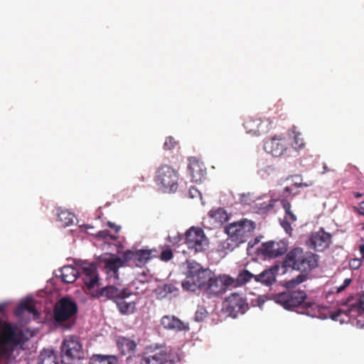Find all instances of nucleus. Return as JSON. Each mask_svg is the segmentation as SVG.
Instances as JSON below:
<instances>
[{
  "mask_svg": "<svg viewBox=\"0 0 364 364\" xmlns=\"http://www.w3.org/2000/svg\"><path fill=\"white\" fill-rule=\"evenodd\" d=\"M108 225L110 228H114L116 232H117L120 229L119 226H117L111 222H109Z\"/></svg>",
  "mask_w": 364,
  "mask_h": 364,
  "instance_id": "48",
  "label": "nucleus"
},
{
  "mask_svg": "<svg viewBox=\"0 0 364 364\" xmlns=\"http://www.w3.org/2000/svg\"><path fill=\"white\" fill-rule=\"evenodd\" d=\"M62 357L68 359H80L82 356V345L78 338L75 336L66 337L61 346Z\"/></svg>",
  "mask_w": 364,
  "mask_h": 364,
  "instance_id": "15",
  "label": "nucleus"
},
{
  "mask_svg": "<svg viewBox=\"0 0 364 364\" xmlns=\"http://www.w3.org/2000/svg\"><path fill=\"white\" fill-rule=\"evenodd\" d=\"M359 251L360 254V258L364 259V245H361L359 247Z\"/></svg>",
  "mask_w": 364,
  "mask_h": 364,
  "instance_id": "49",
  "label": "nucleus"
},
{
  "mask_svg": "<svg viewBox=\"0 0 364 364\" xmlns=\"http://www.w3.org/2000/svg\"><path fill=\"white\" fill-rule=\"evenodd\" d=\"M281 205L285 211V218L291 222H295L296 220V216L291 210L290 203L287 199H282L281 200Z\"/></svg>",
  "mask_w": 364,
  "mask_h": 364,
  "instance_id": "35",
  "label": "nucleus"
},
{
  "mask_svg": "<svg viewBox=\"0 0 364 364\" xmlns=\"http://www.w3.org/2000/svg\"><path fill=\"white\" fill-rule=\"evenodd\" d=\"M90 364H119V361L115 355H94Z\"/></svg>",
  "mask_w": 364,
  "mask_h": 364,
  "instance_id": "30",
  "label": "nucleus"
},
{
  "mask_svg": "<svg viewBox=\"0 0 364 364\" xmlns=\"http://www.w3.org/2000/svg\"><path fill=\"white\" fill-rule=\"evenodd\" d=\"M102 260L105 263V268L107 274H112L116 279H118L119 269L127 263V260H125L124 258V252L122 255V257L111 255L104 256Z\"/></svg>",
  "mask_w": 364,
  "mask_h": 364,
  "instance_id": "19",
  "label": "nucleus"
},
{
  "mask_svg": "<svg viewBox=\"0 0 364 364\" xmlns=\"http://www.w3.org/2000/svg\"><path fill=\"white\" fill-rule=\"evenodd\" d=\"M264 149L268 154L279 157L287 151V144L284 139L274 136L265 141Z\"/></svg>",
  "mask_w": 364,
  "mask_h": 364,
  "instance_id": "18",
  "label": "nucleus"
},
{
  "mask_svg": "<svg viewBox=\"0 0 364 364\" xmlns=\"http://www.w3.org/2000/svg\"><path fill=\"white\" fill-rule=\"evenodd\" d=\"M360 215H364V201L359 205V208H355Z\"/></svg>",
  "mask_w": 364,
  "mask_h": 364,
  "instance_id": "46",
  "label": "nucleus"
},
{
  "mask_svg": "<svg viewBox=\"0 0 364 364\" xmlns=\"http://www.w3.org/2000/svg\"><path fill=\"white\" fill-rule=\"evenodd\" d=\"M287 251V244L282 241L269 240L263 242L257 249L259 255L264 258L274 259L283 255Z\"/></svg>",
  "mask_w": 364,
  "mask_h": 364,
  "instance_id": "13",
  "label": "nucleus"
},
{
  "mask_svg": "<svg viewBox=\"0 0 364 364\" xmlns=\"http://www.w3.org/2000/svg\"><path fill=\"white\" fill-rule=\"evenodd\" d=\"M337 303L343 308L338 309L331 314L330 317L332 320L343 322V319L340 318L342 314L353 318L356 316L364 317V292L360 295L356 301H355L353 296H348L346 299H341Z\"/></svg>",
  "mask_w": 364,
  "mask_h": 364,
  "instance_id": "6",
  "label": "nucleus"
},
{
  "mask_svg": "<svg viewBox=\"0 0 364 364\" xmlns=\"http://www.w3.org/2000/svg\"><path fill=\"white\" fill-rule=\"evenodd\" d=\"M156 252L154 250H138L136 251L126 250L124 252L125 260L127 262L132 261L136 267H144L152 257V253ZM156 257V255H154Z\"/></svg>",
  "mask_w": 364,
  "mask_h": 364,
  "instance_id": "17",
  "label": "nucleus"
},
{
  "mask_svg": "<svg viewBox=\"0 0 364 364\" xmlns=\"http://www.w3.org/2000/svg\"><path fill=\"white\" fill-rule=\"evenodd\" d=\"M352 279L350 278L345 279L343 281V284L341 286L332 288L331 290L328 291L326 293V297L328 299L330 295L333 294H339L340 292L343 291L344 289H346V287H348L350 285Z\"/></svg>",
  "mask_w": 364,
  "mask_h": 364,
  "instance_id": "36",
  "label": "nucleus"
},
{
  "mask_svg": "<svg viewBox=\"0 0 364 364\" xmlns=\"http://www.w3.org/2000/svg\"><path fill=\"white\" fill-rule=\"evenodd\" d=\"M323 171L322 173H325L326 172L328 171V166H327V165L326 164H323Z\"/></svg>",
  "mask_w": 364,
  "mask_h": 364,
  "instance_id": "52",
  "label": "nucleus"
},
{
  "mask_svg": "<svg viewBox=\"0 0 364 364\" xmlns=\"http://www.w3.org/2000/svg\"><path fill=\"white\" fill-rule=\"evenodd\" d=\"M25 311H28V313L33 314L35 317H38L39 316V313L37 311L32 300H27L21 302L15 309L14 314L16 316L21 317L23 316Z\"/></svg>",
  "mask_w": 364,
  "mask_h": 364,
  "instance_id": "26",
  "label": "nucleus"
},
{
  "mask_svg": "<svg viewBox=\"0 0 364 364\" xmlns=\"http://www.w3.org/2000/svg\"><path fill=\"white\" fill-rule=\"evenodd\" d=\"M255 274H252L247 269L241 271L236 279H235L233 287L242 285L248 282L252 278L255 279Z\"/></svg>",
  "mask_w": 364,
  "mask_h": 364,
  "instance_id": "34",
  "label": "nucleus"
},
{
  "mask_svg": "<svg viewBox=\"0 0 364 364\" xmlns=\"http://www.w3.org/2000/svg\"><path fill=\"white\" fill-rule=\"evenodd\" d=\"M119 350L123 355H131L135 353L136 343L134 341L124 336H120L117 341Z\"/></svg>",
  "mask_w": 364,
  "mask_h": 364,
  "instance_id": "25",
  "label": "nucleus"
},
{
  "mask_svg": "<svg viewBox=\"0 0 364 364\" xmlns=\"http://www.w3.org/2000/svg\"><path fill=\"white\" fill-rule=\"evenodd\" d=\"M210 216L213 218L217 223L223 224L228 220L229 217L226 211L221 208L216 210H212L209 213Z\"/></svg>",
  "mask_w": 364,
  "mask_h": 364,
  "instance_id": "33",
  "label": "nucleus"
},
{
  "mask_svg": "<svg viewBox=\"0 0 364 364\" xmlns=\"http://www.w3.org/2000/svg\"><path fill=\"white\" fill-rule=\"evenodd\" d=\"M171 354L163 345L151 344L146 346L142 353L139 355V360L134 364H166L174 363Z\"/></svg>",
  "mask_w": 364,
  "mask_h": 364,
  "instance_id": "7",
  "label": "nucleus"
},
{
  "mask_svg": "<svg viewBox=\"0 0 364 364\" xmlns=\"http://www.w3.org/2000/svg\"><path fill=\"white\" fill-rule=\"evenodd\" d=\"M318 256L301 247H294L284 257L282 267L307 274L317 267Z\"/></svg>",
  "mask_w": 364,
  "mask_h": 364,
  "instance_id": "1",
  "label": "nucleus"
},
{
  "mask_svg": "<svg viewBox=\"0 0 364 364\" xmlns=\"http://www.w3.org/2000/svg\"><path fill=\"white\" fill-rule=\"evenodd\" d=\"M90 295L93 298L102 301L112 300L115 304L120 298H127L132 294L127 289H119L114 286H107L100 289L90 291Z\"/></svg>",
  "mask_w": 364,
  "mask_h": 364,
  "instance_id": "12",
  "label": "nucleus"
},
{
  "mask_svg": "<svg viewBox=\"0 0 364 364\" xmlns=\"http://www.w3.org/2000/svg\"><path fill=\"white\" fill-rule=\"evenodd\" d=\"M208 314L205 307L198 306L195 314V320L196 321H203L207 317Z\"/></svg>",
  "mask_w": 364,
  "mask_h": 364,
  "instance_id": "37",
  "label": "nucleus"
},
{
  "mask_svg": "<svg viewBox=\"0 0 364 364\" xmlns=\"http://www.w3.org/2000/svg\"><path fill=\"white\" fill-rule=\"evenodd\" d=\"M4 305H0V313L4 311Z\"/></svg>",
  "mask_w": 364,
  "mask_h": 364,
  "instance_id": "53",
  "label": "nucleus"
},
{
  "mask_svg": "<svg viewBox=\"0 0 364 364\" xmlns=\"http://www.w3.org/2000/svg\"><path fill=\"white\" fill-rule=\"evenodd\" d=\"M173 256L172 250L170 248H166L161 252L159 258L162 261L168 262L172 259Z\"/></svg>",
  "mask_w": 364,
  "mask_h": 364,
  "instance_id": "39",
  "label": "nucleus"
},
{
  "mask_svg": "<svg viewBox=\"0 0 364 364\" xmlns=\"http://www.w3.org/2000/svg\"><path fill=\"white\" fill-rule=\"evenodd\" d=\"M161 325L167 329L176 331H188V323H184L174 316H164L161 319Z\"/></svg>",
  "mask_w": 364,
  "mask_h": 364,
  "instance_id": "22",
  "label": "nucleus"
},
{
  "mask_svg": "<svg viewBox=\"0 0 364 364\" xmlns=\"http://www.w3.org/2000/svg\"><path fill=\"white\" fill-rule=\"evenodd\" d=\"M188 193H189V196L192 198L201 197L200 192L197 188H196L194 187H191L189 188Z\"/></svg>",
  "mask_w": 364,
  "mask_h": 364,
  "instance_id": "41",
  "label": "nucleus"
},
{
  "mask_svg": "<svg viewBox=\"0 0 364 364\" xmlns=\"http://www.w3.org/2000/svg\"><path fill=\"white\" fill-rule=\"evenodd\" d=\"M291 194H292L291 188L287 186L284 188V190L282 191L283 196L287 197L289 195H291Z\"/></svg>",
  "mask_w": 364,
  "mask_h": 364,
  "instance_id": "44",
  "label": "nucleus"
},
{
  "mask_svg": "<svg viewBox=\"0 0 364 364\" xmlns=\"http://www.w3.org/2000/svg\"><path fill=\"white\" fill-rule=\"evenodd\" d=\"M313 185V182L310 181L309 183H303L299 182V187H309Z\"/></svg>",
  "mask_w": 364,
  "mask_h": 364,
  "instance_id": "47",
  "label": "nucleus"
},
{
  "mask_svg": "<svg viewBox=\"0 0 364 364\" xmlns=\"http://www.w3.org/2000/svg\"><path fill=\"white\" fill-rule=\"evenodd\" d=\"M294 186L296 188L299 187V182H301V178L299 176H294Z\"/></svg>",
  "mask_w": 364,
  "mask_h": 364,
  "instance_id": "45",
  "label": "nucleus"
},
{
  "mask_svg": "<svg viewBox=\"0 0 364 364\" xmlns=\"http://www.w3.org/2000/svg\"><path fill=\"white\" fill-rule=\"evenodd\" d=\"M0 342L17 346L20 343V338L11 326H6L0 336Z\"/></svg>",
  "mask_w": 364,
  "mask_h": 364,
  "instance_id": "24",
  "label": "nucleus"
},
{
  "mask_svg": "<svg viewBox=\"0 0 364 364\" xmlns=\"http://www.w3.org/2000/svg\"><path fill=\"white\" fill-rule=\"evenodd\" d=\"M98 236L100 237L106 238V239L107 238H109L111 240H116L117 239V237L115 236L109 235L108 231H106V230L99 232Z\"/></svg>",
  "mask_w": 364,
  "mask_h": 364,
  "instance_id": "43",
  "label": "nucleus"
},
{
  "mask_svg": "<svg viewBox=\"0 0 364 364\" xmlns=\"http://www.w3.org/2000/svg\"><path fill=\"white\" fill-rule=\"evenodd\" d=\"M176 145L177 141L176 139L172 136H168L165 139L163 147L165 150H171L174 149Z\"/></svg>",
  "mask_w": 364,
  "mask_h": 364,
  "instance_id": "38",
  "label": "nucleus"
},
{
  "mask_svg": "<svg viewBox=\"0 0 364 364\" xmlns=\"http://www.w3.org/2000/svg\"><path fill=\"white\" fill-rule=\"evenodd\" d=\"M188 169L193 181L196 183L202 181L205 175V168L203 162L195 157H191L189 159Z\"/></svg>",
  "mask_w": 364,
  "mask_h": 364,
  "instance_id": "21",
  "label": "nucleus"
},
{
  "mask_svg": "<svg viewBox=\"0 0 364 364\" xmlns=\"http://www.w3.org/2000/svg\"><path fill=\"white\" fill-rule=\"evenodd\" d=\"M178 173L172 166L164 164L158 168L155 181L166 193L176 192L178 186Z\"/></svg>",
  "mask_w": 364,
  "mask_h": 364,
  "instance_id": "8",
  "label": "nucleus"
},
{
  "mask_svg": "<svg viewBox=\"0 0 364 364\" xmlns=\"http://www.w3.org/2000/svg\"><path fill=\"white\" fill-rule=\"evenodd\" d=\"M57 215L59 222L63 227L70 226L74 222L75 215L68 210L58 208L57 210Z\"/></svg>",
  "mask_w": 364,
  "mask_h": 364,
  "instance_id": "28",
  "label": "nucleus"
},
{
  "mask_svg": "<svg viewBox=\"0 0 364 364\" xmlns=\"http://www.w3.org/2000/svg\"><path fill=\"white\" fill-rule=\"evenodd\" d=\"M210 278L203 291L209 297L219 296L225 293L228 287L234 285L235 279L229 275L216 277L212 272V277L210 276Z\"/></svg>",
  "mask_w": 364,
  "mask_h": 364,
  "instance_id": "11",
  "label": "nucleus"
},
{
  "mask_svg": "<svg viewBox=\"0 0 364 364\" xmlns=\"http://www.w3.org/2000/svg\"><path fill=\"white\" fill-rule=\"evenodd\" d=\"M185 244L191 252L197 253L205 250L209 242L203 229L191 227L185 233Z\"/></svg>",
  "mask_w": 364,
  "mask_h": 364,
  "instance_id": "10",
  "label": "nucleus"
},
{
  "mask_svg": "<svg viewBox=\"0 0 364 364\" xmlns=\"http://www.w3.org/2000/svg\"><path fill=\"white\" fill-rule=\"evenodd\" d=\"M354 196L356 198H360L363 196V194L359 193V192H356L354 193Z\"/></svg>",
  "mask_w": 364,
  "mask_h": 364,
  "instance_id": "51",
  "label": "nucleus"
},
{
  "mask_svg": "<svg viewBox=\"0 0 364 364\" xmlns=\"http://www.w3.org/2000/svg\"><path fill=\"white\" fill-rule=\"evenodd\" d=\"M126 298H120L116 303L117 306L122 314L127 315L134 313L136 304L134 301L127 302Z\"/></svg>",
  "mask_w": 364,
  "mask_h": 364,
  "instance_id": "29",
  "label": "nucleus"
},
{
  "mask_svg": "<svg viewBox=\"0 0 364 364\" xmlns=\"http://www.w3.org/2000/svg\"><path fill=\"white\" fill-rule=\"evenodd\" d=\"M331 242V235L323 229L313 233L309 239V246L316 251L328 248Z\"/></svg>",
  "mask_w": 364,
  "mask_h": 364,
  "instance_id": "20",
  "label": "nucleus"
},
{
  "mask_svg": "<svg viewBox=\"0 0 364 364\" xmlns=\"http://www.w3.org/2000/svg\"><path fill=\"white\" fill-rule=\"evenodd\" d=\"M225 302L227 311L233 318L237 317L239 314H245L249 309L246 300L237 293H233L228 296Z\"/></svg>",
  "mask_w": 364,
  "mask_h": 364,
  "instance_id": "14",
  "label": "nucleus"
},
{
  "mask_svg": "<svg viewBox=\"0 0 364 364\" xmlns=\"http://www.w3.org/2000/svg\"><path fill=\"white\" fill-rule=\"evenodd\" d=\"M36 364H58V355L53 350L44 349L41 351Z\"/></svg>",
  "mask_w": 364,
  "mask_h": 364,
  "instance_id": "27",
  "label": "nucleus"
},
{
  "mask_svg": "<svg viewBox=\"0 0 364 364\" xmlns=\"http://www.w3.org/2000/svg\"><path fill=\"white\" fill-rule=\"evenodd\" d=\"M307 278V274L301 273L294 278L285 281L283 286L286 288V290H293L294 288L304 282Z\"/></svg>",
  "mask_w": 364,
  "mask_h": 364,
  "instance_id": "32",
  "label": "nucleus"
},
{
  "mask_svg": "<svg viewBox=\"0 0 364 364\" xmlns=\"http://www.w3.org/2000/svg\"><path fill=\"white\" fill-rule=\"evenodd\" d=\"M262 237V236H257L256 237H255L253 240H250L247 241V245H248V247L250 248H252L255 245H257V243H259L261 240V238Z\"/></svg>",
  "mask_w": 364,
  "mask_h": 364,
  "instance_id": "42",
  "label": "nucleus"
},
{
  "mask_svg": "<svg viewBox=\"0 0 364 364\" xmlns=\"http://www.w3.org/2000/svg\"><path fill=\"white\" fill-rule=\"evenodd\" d=\"M278 266H273L262 272L259 274H255V280L265 286H270L276 281V275L278 272Z\"/></svg>",
  "mask_w": 364,
  "mask_h": 364,
  "instance_id": "23",
  "label": "nucleus"
},
{
  "mask_svg": "<svg viewBox=\"0 0 364 364\" xmlns=\"http://www.w3.org/2000/svg\"><path fill=\"white\" fill-rule=\"evenodd\" d=\"M255 229L256 223L247 218L229 223L225 228V232L228 236L225 248L233 250L247 242L253 236Z\"/></svg>",
  "mask_w": 364,
  "mask_h": 364,
  "instance_id": "3",
  "label": "nucleus"
},
{
  "mask_svg": "<svg viewBox=\"0 0 364 364\" xmlns=\"http://www.w3.org/2000/svg\"><path fill=\"white\" fill-rule=\"evenodd\" d=\"M289 136L293 139L292 147L296 150H299L304 148L305 143L301 136V134L296 130V127H293L288 132Z\"/></svg>",
  "mask_w": 364,
  "mask_h": 364,
  "instance_id": "31",
  "label": "nucleus"
},
{
  "mask_svg": "<svg viewBox=\"0 0 364 364\" xmlns=\"http://www.w3.org/2000/svg\"><path fill=\"white\" fill-rule=\"evenodd\" d=\"M164 291L166 293L176 295L178 292V289L172 284H165L164 287Z\"/></svg>",
  "mask_w": 364,
  "mask_h": 364,
  "instance_id": "40",
  "label": "nucleus"
},
{
  "mask_svg": "<svg viewBox=\"0 0 364 364\" xmlns=\"http://www.w3.org/2000/svg\"><path fill=\"white\" fill-rule=\"evenodd\" d=\"M282 225L286 230H287L288 228L291 229L290 224L288 221H283L282 223Z\"/></svg>",
  "mask_w": 364,
  "mask_h": 364,
  "instance_id": "50",
  "label": "nucleus"
},
{
  "mask_svg": "<svg viewBox=\"0 0 364 364\" xmlns=\"http://www.w3.org/2000/svg\"><path fill=\"white\" fill-rule=\"evenodd\" d=\"M271 299L287 310L299 308L302 314H309V309L316 306V303L306 301V293L303 290H285L272 294Z\"/></svg>",
  "mask_w": 364,
  "mask_h": 364,
  "instance_id": "4",
  "label": "nucleus"
},
{
  "mask_svg": "<svg viewBox=\"0 0 364 364\" xmlns=\"http://www.w3.org/2000/svg\"><path fill=\"white\" fill-rule=\"evenodd\" d=\"M272 124L273 122L269 119L262 120L257 118H250L244 122V127L247 133L253 136H259L269 132Z\"/></svg>",
  "mask_w": 364,
  "mask_h": 364,
  "instance_id": "16",
  "label": "nucleus"
},
{
  "mask_svg": "<svg viewBox=\"0 0 364 364\" xmlns=\"http://www.w3.org/2000/svg\"><path fill=\"white\" fill-rule=\"evenodd\" d=\"M212 277V271L203 268L198 263H190L186 279L182 282L184 289L196 291L198 289L204 291L206 284Z\"/></svg>",
  "mask_w": 364,
  "mask_h": 364,
  "instance_id": "5",
  "label": "nucleus"
},
{
  "mask_svg": "<svg viewBox=\"0 0 364 364\" xmlns=\"http://www.w3.org/2000/svg\"><path fill=\"white\" fill-rule=\"evenodd\" d=\"M80 269L81 273L73 266H64L59 270V277L62 282L65 283H73L81 275L87 289L92 291L99 284V276L96 265L93 263L82 262Z\"/></svg>",
  "mask_w": 364,
  "mask_h": 364,
  "instance_id": "2",
  "label": "nucleus"
},
{
  "mask_svg": "<svg viewBox=\"0 0 364 364\" xmlns=\"http://www.w3.org/2000/svg\"><path fill=\"white\" fill-rule=\"evenodd\" d=\"M77 313V305L75 301L68 297H62L54 306L53 318L57 323L69 321Z\"/></svg>",
  "mask_w": 364,
  "mask_h": 364,
  "instance_id": "9",
  "label": "nucleus"
},
{
  "mask_svg": "<svg viewBox=\"0 0 364 364\" xmlns=\"http://www.w3.org/2000/svg\"><path fill=\"white\" fill-rule=\"evenodd\" d=\"M362 225H363V229L364 230V223Z\"/></svg>",
  "mask_w": 364,
  "mask_h": 364,
  "instance_id": "54",
  "label": "nucleus"
}]
</instances>
